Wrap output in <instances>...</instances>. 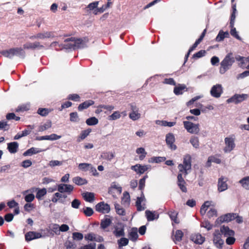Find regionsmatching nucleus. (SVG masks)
I'll use <instances>...</instances> for the list:
<instances>
[{
  "label": "nucleus",
  "instance_id": "nucleus-5",
  "mask_svg": "<svg viewBox=\"0 0 249 249\" xmlns=\"http://www.w3.org/2000/svg\"><path fill=\"white\" fill-rule=\"evenodd\" d=\"M183 124L185 128L188 132L194 134H197L199 132V128L198 124H194L188 121H184Z\"/></svg>",
  "mask_w": 249,
  "mask_h": 249
},
{
  "label": "nucleus",
  "instance_id": "nucleus-10",
  "mask_svg": "<svg viewBox=\"0 0 249 249\" xmlns=\"http://www.w3.org/2000/svg\"><path fill=\"white\" fill-rule=\"evenodd\" d=\"M58 191L61 193H70L73 190V187L70 184H60L58 185Z\"/></svg>",
  "mask_w": 249,
  "mask_h": 249
},
{
  "label": "nucleus",
  "instance_id": "nucleus-17",
  "mask_svg": "<svg viewBox=\"0 0 249 249\" xmlns=\"http://www.w3.org/2000/svg\"><path fill=\"white\" fill-rule=\"evenodd\" d=\"M145 215L148 221L154 220L159 218V213L155 211L147 210L145 211Z\"/></svg>",
  "mask_w": 249,
  "mask_h": 249
},
{
  "label": "nucleus",
  "instance_id": "nucleus-38",
  "mask_svg": "<svg viewBox=\"0 0 249 249\" xmlns=\"http://www.w3.org/2000/svg\"><path fill=\"white\" fill-rule=\"evenodd\" d=\"M98 123V119L94 117L89 118L86 120V123L89 125H95L97 124Z\"/></svg>",
  "mask_w": 249,
  "mask_h": 249
},
{
  "label": "nucleus",
  "instance_id": "nucleus-42",
  "mask_svg": "<svg viewBox=\"0 0 249 249\" xmlns=\"http://www.w3.org/2000/svg\"><path fill=\"white\" fill-rule=\"evenodd\" d=\"M136 152L138 154H142L139 157V158L141 160H142L144 158V157H145V155L146 154V153L145 152L144 149L142 147L138 148L136 150Z\"/></svg>",
  "mask_w": 249,
  "mask_h": 249
},
{
  "label": "nucleus",
  "instance_id": "nucleus-62",
  "mask_svg": "<svg viewBox=\"0 0 249 249\" xmlns=\"http://www.w3.org/2000/svg\"><path fill=\"white\" fill-rule=\"evenodd\" d=\"M80 204V201L77 199H74L71 202V206L75 209H78Z\"/></svg>",
  "mask_w": 249,
  "mask_h": 249
},
{
  "label": "nucleus",
  "instance_id": "nucleus-26",
  "mask_svg": "<svg viewBox=\"0 0 249 249\" xmlns=\"http://www.w3.org/2000/svg\"><path fill=\"white\" fill-rule=\"evenodd\" d=\"M54 36V35L53 32H47L43 33L38 34L36 35V37L41 39H44L46 38L53 37Z\"/></svg>",
  "mask_w": 249,
  "mask_h": 249
},
{
  "label": "nucleus",
  "instance_id": "nucleus-55",
  "mask_svg": "<svg viewBox=\"0 0 249 249\" xmlns=\"http://www.w3.org/2000/svg\"><path fill=\"white\" fill-rule=\"evenodd\" d=\"M35 199V196L33 194H28L25 196V200L27 202H31Z\"/></svg>",
  "mask_w": 249,
  "mask_h": 249
},
{
  "label": "nucleus",
  "instance_id": "nucleus-46",
  "mask_svg": "<svg viewBox=\"0 0 249 249\" xmlns=\"http://www.w3.org/2000/svg\"><path fill=\"white\" fill-rule=\"evenodd\" d=\"M66 249H74L76 247L75 243L70 241H67L65 243Z\"/></svg>",
  "mask_w": 249,
  "mask_h": 249
},
{
  "label": "nucleus",
  "instance_id": "nucleus-47",
  "mask_svg": "<svg viewBox=\"0 0 249 249\" xmlns=\"http://www.w3.org/2000/svg\"><path fill=\"white\" fill-rule=\"evenodd\" d=\"M73 240H81L83 238V235L80 232H75L72 233Z\"/></svg>",
  "mask_w": 249,
  "mask_h": 249
},
{
  "label": "nucleus",
  "instance_id": "nucleus-50",
  "mask_svg": "<svg viewBox=\"0 0 249 249\" xmlns=\"http://www.w3.org/2000/svg\"><path fill=\"white\" fill-rule=\"evenodd\" d=\"M38 152V151H36L35 148L32 147V148L28 149V150H27L26 152H25L23 153V155L24 156H26L28 155L36 154V153H37Z\"/></svg>",
  "mask_w": 249,
  "mask_h": 249
},
{
  "label": "nucleus",
  "instance_id": "nucleus-12",
  "mask_svg": "<svg viewBox=\"0 0 249 249\" xmlns=\"http://www.w3.org/2000/svg\"><path fill=\"white\" fill-rule=\"evenodd\" d=\"M226 146L224 151L226 152L231 151L234 147V140L231 138H226L225 139Z\"/></svg>",
  "mask_w": 249,
  "mask_h": 249
},
{
  "label": "nucleus",
  "instance_id": "nucleus-48",
  "mask_svg": "<svg viewBox=\"0 0 249 249\" xmlns=\"http://www.w3.org/2000/svg\"><path fill=\"white\" fill-rule=\"evenodd\" d=\"M120 247L126 246L128 243V239L126 238H122L118 241Z\"/></svg>",
  "mask_w": 249,
  "mask_h": 249
},
{
  "label": "nucleus",
  "instance_id": "nucleus-37",
  "mask_svg": "<svg viewBox=\"0 0 249 249\" xmlns=\"http://www.w3.org/2000/svg\"><path fill=\"white\" fill-rule=\"evenodd\" d=\"M183 235V233L180 230H178L176 231L175 235H174V240L175 242L176 243L177 242H179L181 240L182 237Z\"/></svg>",
  "mask_w": 249,
  "mask_h": 249
},
{
  "label": "nucleus",
  "instance_id": "nucleus-31",
  "mask_svg": "<svg viewBox=\"0 0 249 249\" xmlns=\"http://www.w3.org/2000/svg\"><path fill=\"white\" fill-rule=\"evenodd\" d=\"M130 201V197L127 192H124L123 194V197L122 199V203L124 205H128Z\"/></svg>",
  "mask_w": 249,
  "mask_h": 249
},
{
  "label": "nucleus",
  "instance_id": "nucleus-35",
  "mask_svg": "<svg viewBox=\"0 0 249 249\" xmlns=\"http://www.w3.org/2000/svg\"><path fill=\"white\" fill-rule=\"evenodd\" d=\"M211 202L210 201H206L201 206L200 209V213L201 214L203 215L206 213V211L208 210V208L211 205Z\"/></svg>",
  "mask_w": 249,
  "mask_h": 249
},
{
  "label": "nucleus",
  "instance_id": "nucleus-52",
  "mask_svg": "<svg viewBox=\"0 0 249 249\" xmlns=\"http://www.w3.org/2000/svg\"><path fill=\"white\" fill-rule=\"evenodd\" d=\"M121 117L120 113L119 111H115L112 115L109 116V120H115Z\"/></svg>",
  "mask_w": 249,
  "mask_h": 249
},
{
  "label": "nucleus",
  "instance_id": "nucleus-8",
  "mask_svg": "<svg viewBox=\"0 0 249 249\" xmlns=\"http://www.w3.org/2000/svg\"><path fill=\"white\" fill-rule=\"evenodd\" d=\"M122 193V187L115 184H113L108 190V193L111 194L114 197L120 195Z\"/></svg>",
  "mask_w": 249,
  "mask_h": 249
},
{
  "label": "nucleus",
  "instance_id": "nucleus-39",
  "mask_svg": "<svg viewBox=\"0 0 249 249\" xmlns=\"http://www.w3.org/2000/svg\"><path fill=\"white\" fill-rule=\"evenodd\" d=\"M114 153L112 152L105 153L103 155V158L107 160H111L114 157Z\"/></svg>",
  "mask_w": 249,
  "mask_h": 249
},
{
  "label": "nucleus",
  "instance_id": "nucleus-4",
  "mask_svg": "<svg viewBox=\"0 0 249 249\" xmlns=\"http://www.w3.org/2000/svg\"><path fill=\"white\" fill-rule=\"evenodd\" d=\"M65 41L70 42L68 44L66 48H73L78 47L79 45L83 44V43H86L88 41V39L87 38H84L83 39H75L74 37H71L65 40Z\"/></svg>",
  "mask_w": 249,
  "mask_h": 249
},
{
  "label": "nucleus",
  "instance_id": "nucleus-9",
  "mask_svg": "<svg viewBox=\"0 0 249 249\" xmlns=\"http://www.w3.org/2000/svg\"><path fill=\"white\" fill-rule=\"evenodd\" d=\"M213 241L217 248H221L223 241L221 238V234L219 231H215L213 234Z\"/></svg>",
  "mask_w": 249,
  "mask_h": 249
},
{
  "label": "nucleus",
  "instance_id": "nucleus-61",
  "mask_svg": "<svg viewBox=\"0 0 249 249\" xmlns=\"http://www.w3.org/2000/svg\"><path fill=\"white\" fill-rule=\"evenodd\" d=\"M78 118V114L76 112H72L70 114V120L71 122H76Z\"/></svg>",
  "mask_w": 249,
  "mask_h": 249
},
{
  "label": "nucleus",
  "instance_id": "nucleus-33",
  "mask_svg": "<svg viewBox=\"0 0 249 249\" xmlns=\"http://www.w3.org/2000/svg\"><path fill=\"white\" fill-rule=\"evenodd\" d=\"M186 88V86L184 85H179L178 87H176L174 89V92L176 95L181 94L182 90Z\"/></svg>",
  "mask_w": 249,
  "mask_h": 249
},
{
  "label": "nucleus",
  "instance_id": "nucleus-21",
  "mask_svg": "<svg viewBox=\"0 0 249 249\" xmlns=\"http://www.w3.org/2000/svg\"><path fill=\"white\" fill-rule=\"evenodd\" d=\"M224 178L221 177L219 179L218 183V190L219 192H222L227 189L228 185L226 181H224Z\"/></svg>",
  "mask_w": 249,
  "mask_h": 249
},
{
  "label": "nucleus",
  "instance_id": "nucleus-25",
  "mask_svg": "<svg viewBox=\"0 0 249 249\" xmlns=\"http://www.w3.org/2000/svg\"><path fill=\"white\" fill-rule=\"evenodd\" d=\"M235 214L228 213L219 217L220 221L229 222L234 219Z\"/></svg>",
  "mask_w": 249,
  "mask_h": 249
},
{
  "label": "nucleus",
  "instance_id": "nucleus-44",
  "mask_svg": "<svg viewBox=\"0 0 249 249\" xmlns=\"http://www.w3.org/2000/svg\"><path fill=\"white\" fill-rule=\"evenodd\" d=\"M115 207L118 214L121 215H124L125 214V211L121 206L118 204H116Z\"/></svg>",
  "mask_w": 249,
  "mask_h": 249
},
{
  "label": "nucleus",
  "instance_id": "nucleus-14",
  "mask_svg": "<svg viewBox=\"0 0 249 249\" xmlns=\"http://www.w3.org/2000/svg\"><path fill=\"white\" fill-rule=\"evenodd\" d=\"M42 237L41 233L39 232L30 231L25 234V239L27 241L39 238Z\"/></svg>",
  "mask_w": 249,
  "mask_h": 249
},
{
  "label": "nucleus",
  "instance_id": "nucleus-49",
  "mask_svg": "<svg viewBox=\"0 0 249 249\" xmlns=\"http://www.w3.org/2000/svg\"><path fill=\"white\" fill-rule=\"evenodd\" d=\"M83 212L87 216H90L93 213V210L89 207H86V208L83 209Z\"/></svg>",
  "mask_w": 249,
  "mask_h": 249
},
{
  "label": "nucleus",
  "instance_id": "nucleus-16",
  "mask_svg": "<svg viewBox=\"0 0 249 249\" xmlns=\"http://www.w3.org/2000/svg\"><path fill=\"white\" fill-rule=\"evenodd\" d=\"M166 142L172 149H176V146L174 144L175 138L173 134L169 133L166 135Z\"/></svg>",
  "mask_w": 249,
  "mask_h": 249
},
{
  "label": "nucleus",
  "instance_id": "nucleus-40",
  "mask_svg": "<svg viewBox=\"0 0 249 249\" xmlns=\"http://www.w3.org/2000/svg\"><path fill=\"white\" fill-rule=\"evenodd\" d=\"M111 220L109 218H106L102 220L101 223V227L102 229H105L111 224Z\"/></svg>",
  "mask_w": 249,
  "mask_h": 249
},
{
  "label": "nucleus",
  "instance_id": "nucleus-43",
  "mask_svg": "<svg viewBox=\"0 0 249 249\" xmlns=\"http://www.w3.org/2000/svg\"><path fill=\"white\" fill-rule=\"evenodd\" d=\"M113 233L116 237L123 236L124 235V230L122 228H116Z\"/></svg>",
  "mask_w": 249,
  "mask_h": 249
},
{
  "label": "nucleus",
  "instance_id": "nucleus-41",
  "mask_svg": "<svg viewBox=\"0 0 249 249\" xmlns=\"http://www.w3.org/2000/svg\"><path fill=\"white\" fill-rule=\"evenodd\" d=\"M178 213L175 211H171L169 212V215L171 219L174 221L175 223H178L179 221L177 219Z\"/></svg>",
  "mask_w": 249,
  "mask_h": 249
},
{
  "label": "nucleus",
  "instance_id": "nucleus-36",
  "mask_svg": "<svg viewBox=\"0 0 249 249\" xmlns=\"http://www.w3.org/2000/svg\"><path fill=\"white\" fill-rule=\"evenodd\" d=\"M229 33L228 32H224L220 31L216 38L217 41H221L224 39L225 37H228Z\"/></svg>",
  "mask_w": 249,
  "mask_h": 249
},
{
  "label": "nucleus",
  "instance_id": "nucleus-59",
  "mask_svg": "<svg viewBox=\"0 0 249 249\" xmlns=\"http://www.w3.org/2000/svg\"><path fill=\"white\" fill-rule=\"evenodd\" d=\"M59 225L56 224H53L51 225V230L56 234L59 232Z\"/></svg>",
  "mask_w": 249,
  "mask_h": 249
},
{
  "label": "nucleus",
  "instance_id": "nucleus-19",
  "mask_svg": "<svg viewBox=\"0 0 249 249\" xmlns=\"http://www.w3.org/2000/svg\"><path fill=\"white\" fill-rule=\"evenodd\" d=\"M144 200L145 198L143 195L141 197H137L136 206L138 211H141L144 210L145 205L144 204L142 205L141 204Z\"/></svg>",
  "mask_w": 249,
  "mask_h": 249
},
{
  "label": "nucleus",
  "instance_id": "nucleus-1",
  "mask_svg": "<svg viewBox=\"0 0 249 249\" xmlns=\"http://www.w3.org/2000/svg\"><path fill=\"white\" fill-rule=\"evenodd\" d=\"M110 1L111 0H108L107 4L103 5L100 8L98 7L99 1H94L89 4L87 8L88 10L92 11V13L95 15L101 14L112 5V2Z\"/></svg>",
  "mask_w": 249,
  "mask_h": 249
},
{
  "label": "nucleus",
  "instance_id": "nucleus-51",
  "mask_svg": "<svg viewBox=\"0 0 249 249\" xmlns=\"http://www.w3.org/2000/svg\"><path fill=\"white\" fill-rule=\"evenodd\" d=\"M90 132H91L90 129H88L83 131L80 135V136L79 137V138L81 140L84 139L86 137H87L89 135V134L90 133Z\"/></svg>",
  "mask_w": 249,
  "mask_h": 249
},
{
  "label": "nucleus",
  "instance_id": "nucleus-30",
  "mask_svg": "<svg viewBox=\"0 0 249 249\" xmlns=\"http://www.w3.org/2000/svg\"><path fill=\"white\" fill-rule=\"evenodd\" d=\"M242 186L246 190H249V176L243 178L239 181Z\"/></svg>",
  "mask_w": 249,
  "mask_h": 249
},
{
  "label": "nucleus",
  "instance_id": "nucleus-6",
  "mask_svg": "<svg viewBox=\"0 0 249 249\" xmlns=\"http://www.w3.org/2000/svg\"><path fill=\"white\" fill-rule=\"evenodd\" d=\"M95 209L98 212L106 213L109 212L110 210V206L107 203H105L104 202H101L98 203L95 206Z\"/></svg>",
  "mask_w": 249,
  "mask_h": 249
},
{
  "label": "nucleus",
  "instance_id": "nucleus-15",
  "mask_svg": "<svg viewBox=\"0 0 249 249\" xmlns=\"http://www.w3.org/2000/svg\"><path fill=\"white\" fill-rule=\"evenodd\" d=\"M22 51V50L21 48L11 49L8 51L2 52V53L6 57H11L21 53Z\"/></svg>",
  "mask_w": 249,
  "mask_h": 249
},
{
  "label": "nucleus",
  "instance_id": "nucleus-32",
  "mask_svg": "<svg viewBox=\"0 0 249 249\" xmlns=\"http://www.w3.org/2000/svg\"><path fill=\"white\" fill-rule=\"evenodd\" d=\"M73 182L78 185H82L87 183V181L86 179L79 177L74 178L73 179Z\"/></svg>",
  "mask_w": 249,
  "mask_h": 249
},
{
  "label": "nucleus",
  "instance_id": "nucleus-56",
  "mask_svg": "<svg viewBox=\"0 0 249 249\" xmlns=\"http://www.w3.org/2000/svg\"><path fill=\"white\" fill-rule=\"evenodd\" d=\"M90 166V164L86 163H80L78 165V168L81 170H86Z\"/></svg>",
  "mask_w": 249,
  "mask_h": 249
},
{
  "label": "nucleus",
  "instance_id": "nucleus-20",
  "mask_svg": "<svg viewBox=\"0 0 249 249\" xmlns=\"http://www.w3.org/2000/svg\"><path fill=\"white\" fill-rule=\"evenodd\" d=\"M132 112L129 114V117L133 120H136L140 118V114L138 113V109L136 107L131 106Z\"/></svg>",
  "mask_w": 249,
  "mask_h": 249
},
{
  "label": "nucleus",
  "instance_id": "nucleus-3",
  "mask_svg": "<svg viewBox=\"0 0 249 249\" xmlns=\"http://www.w3.org/2000/svg\"><path fill=\"white\" fill-rule=\"evenodd\" d=\"M234 62V58L231 54H228L222 61L221 63V67L220 71L221 73H224L227 71L229 67Z\"/></svg>",
  "mask_w": 249,
  "mask_h": 249
},
{
  "label": "nucleus",
  "instance_id": "nucleus-53",
  "mask_svg": "<svg viewBox=\"0 0 249 249\" xmlns=\"http://www.w3.org/2000/svg\"><path fill=\"white\" fill-rule=\"evenodd\" d=\"M6 119L7 120L15 119L16 121H18L20 119V117L16 116L15 114L13 113H10L7 114Z\"/></svg>",
  "mask_w": 249,
  "mask_h": 249
},
{
  "label": "nucleus",
  "instance_id": "nucleus-7",
  "mask_svg": "<svg viewBox=\"0 0 249 249\" xmlns=\"http://www.w3.org/2000/svg\"><path fill=\"white\" fill-rule=\"evenodd\" d=\"M248 95L246 94H236L230 99L227 100L228 103L234 102L235 104L242 102L247 99Z\"/></svg>",
  "mask_w": 249,
  "mask_h": 249
},
{
  "label": "nucleus",
  "instance_id": "nucleus-29",
  "mask_svg": "<svg viewBox=\"0 0 249 249\" xmlns=\"http://www.w3.org/2000/svg\"><path fill=\"white\" fill-rule=\"evenodd\" d=\"M93 104L94 101L92 100L85 101L79 105L78 107V110L81 111L84 109L87 108L90 106L93 105Z\"/></svg>",
  "mask_w": 249,
  "mask_h": 249
},
{
  "label": "nucleus",
  "instance_id": "nucleus-24",
  "mask_svg": "<svg viewBox=\"0 0 249 249\" xmlns=\"http://www.w3.org/2000/svg\"><path fill=\"white\" fill-rule=\"evenodd\" d=\"M192 240L195 243L201 244L204 242L205 240V238L203 237L201 235L197 234L194 235L192 237Z\"/></svg>",
  "mask_w": 249,
  "mask_h": 249
},
{
  "label": "nucleus",
  "instance_id": "nucleus-60",
  "mask_svg": "<svg viewBox=\"0 0 249 249\" xmlns=\"http://www.w3.org/2000/svg\"><path fill=\"white\" fill-rule=\"evenodd\" d=\"M206 53L205 51L201 50L197 53H196L193 55V57L194 58H200L205 55Z\"/></svg>",
  "mask_w": 249,
  "mask_h": 249
},
{
  "label": "nucleus",
  "instance_id": "nucleus-2",
  "mask_svg": "<svg viewBox=\"0 0 249 249\" xmlns=\"http://www.w3.org/2000/svg\"><path fill=\"white\" fill-rule=\"evenodd\" d=\"M191 157L189 155H186L183 158L182 164H179L178 166L179 173L183 174L184 176L188 173V171L191 169Z\"/></svg>",
  "mask_w": 249,
  "mask_h": 249
},
{
  "label": "nucleus",
  "instance_id": "nucleus-45",
  "mask_svg": "<svg viewBox=\"0 0 249 249\" xmlns=\"http://www.w3.org/2000/svg\"><path fill=\"white\" fill-rule=\"evenodd\" d=\"M47 193V191L46 189L43 188L42 189H39L37 192L36 197L38 199H40L42 196H45Z\"/></svg>",
  "mask_w": 249,
  "mask_h": 249
},
{
  "label": "nucleus",
  "instance_id": "nucleus-34",
  "mask_svg": "<svg viewBox=\"0 0 249 249\" xmlns=\"http://www.w3.org/2000/svg\"><path fill=\"white\" fill-rule=\"evenodd\" d=\"M138 237L137 231L136 229H132L129 233V238L132 241H136Z\"/></svg>",
  "mask_w": 249,
  "mask_h": 249
},
{
  "label": "nucleus",
  "instance_id": "nucleus-11",
  "mask_svg": "<svg viewBox=\"0 0 249 249\" xmlns=\"http://www.w3.org/2000/svg\"><path fill=\"white\" fill-rule=\"evenodd\" d=\"M222 92V88L221 85L219 84L214 86L211 90L212 95L216 98L220 97Z\"/></svg>",
  "mask_w": 249,
  "mask_h": 249
},
{
  "label": "nucleus",
  "instance_id": "nucleus-28",
  "mask_svg": "<svg viewBox=\"0 0 249 249\" xmlns=\"http://www.w3.org/2000/svg\"><path fill=\"white\" fill-rule=\"evenodd\" d=\"M82 196L86 201L89 202H91L94 200V194L93 193H84Z\"/></svg>",
  "mask_w": 249,
  "mask_h": 249
},
{
  "label": "nucleus",
  "instance_id": "nucleus-64",
  "mask_svg": "<svg viewBox=\"0 0 249 249\" xmlns=\"http://www.w3.org/2000/svg\"><path fill=\"white\" fill-rule=\"evenodd\" d=\"M86 240L89 241H93L95 239V234L93 233H89L85 236Z\"/></svg>",
  "mask_w": 249,
  "mask_h": 249
},
{
  "label": "nucleus",
  "instance_id": "nucleus-13",
  "mask_svg": "<svg viewBox=\"0 0 249 249\" xmlns=\"http://www.w3.org/2000/svg\"><path fill=\"white\" fill-rule=\"evenodd\" d=\"M182 175L183 174L182 173H178V184L181 190L183 192L185 193L187 192V188L185 186L186 182L182 178Z\"/></svg>",
  "mask_w": 249,
  "mask_h": 249
},
{
  "label": "nucleus",
  "instance_id": "nucleus-22",
  "mask_svg": "<svg viewBox=\"0 0 249 249\" xmlns=\"http://www.w3.org/2000/svg\"><path fill=\"white\" fill-rule=\"evenodd\" d=\"M220 231L222 234H224L225 236H233L234 234V232L230 230L228 227L222 226L220 228Z\"/></svg>",
  "mask_w": 249,
  "mask_h": 249
},
{
  "label": "nucleus",
  "instance_id": "nucleus-18",
  "mask_svg": "<svg viewBox=\"0 0 249 249\" xmlns=\"http://www.w3.org/2000/svg\"><path fill=\"white\" fill-rule=\"evenodd\" d=\"M131 169L134 170L138 174H143L145 171L148 169V167L146 165H141L140 164H137L131 167Z\"/></svg>",
  "mask_w": 249,
  "mask_h": 249
},
{
  "label": "nucleus",
  "instance_id": "nucleus-27",
  "mask_svg": "<svg viewBox=\"0 0 249 249\" xmlns=\"http://www.w3.org/2000/svg\"><path fill=\"white\" fill-rule=\"evenodd\" d=\"M18 146L17 142H12L8 144L7 148L10 153H15L17 151Z\"/></svg>",
  "mask_w": 249,
  "mask_h": 249
},
{
  "label": "nucleus",
  "instance_id": "nucleus-58",
  "mask_svg": "<svg viewBox=\"0 0 249 249\" xmlns=\"http://www.w3.org/2000/svg\"><path fill=\"white\" fill-rule=\"evenodd\" d=\"M52 126V123L50 122H47V123L43 125H42L40 128V131H44L46 129L50 128Z\"/></svg>",
  "mask_w": 249,
  "mask_h": 249
},
{
  "label": "nucleus",
  "instance_id": "nucleus-63",
  "mask_svg": "<svg viewBox=\"0 0 249 249\" xmlns=\"http://www.w3.org/2000/svg\"><path fill=\"white\" fill-rule=\"evenodd\" d=\"M29 106L27 105L21 106L18 107L16 109V111L19 112L28 110L29 109Z\"/></svg>",
  "mask_w": 249,
  "mask_h": 249
},
{
  "label": "nucleus",
  "instance_id": "nucleus-57",
  "mask_svg": "<svg viewBox=\"0 0 249 249\" xmlns=\"http://www.w3.org/2000/svg\"><path fill=\"white\" fill-rule=\"evenodd\" d=\"M34 208V205L33 204L28 203L24 206V209L25 211L27 212H30L31 210Z\"/></svg>",
  "mask_w": 249,
  "mask_h": 249
},
{
  "label": "nucleus",
  "instance_id": "nucleus-54",
  "mask_svg": "<svg viewBox=\"0 0 249 249\" xmlns=\"http://www.w3.org/2000/svg\"><path fill=\"white\" fill-rule=\"evenodd\" d=\"M190 142L195 147L197 148L198 146L199 142L197 137L192 138L191 139Z\"/></svg>",
  "mask_w": 249,
  "mask_h": 249
},
{
  "label": "nucleus",
  "instance_id": "nucleus-23",
  "mask_svg": "<svg viewBox=\"0 0 249 249\" xmlns=\"http://www.w3.org/2000/svg\"><path fill=\"white\" fill-rule=\"evenodd\" d=\"M234 19H235V17H233L231 18V23H231V30L230 33H231V34L232 36H233L234 37H235V38H236L237 39H238L239 40H241V38L239 36V35H238L237 32L236 31L235 28H233V23H234Z\"/></svg>",
  "mask_w": 249,
  "mask_h": 249
}]
</instances>
